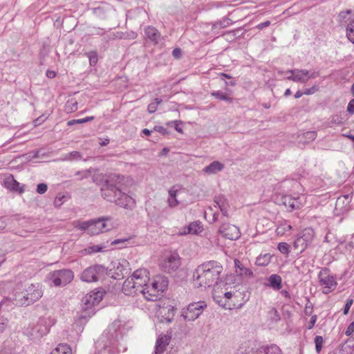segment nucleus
<instances>
[{
  "instance_id": "obj_61",
  "label": "nucleus",
  "mask_w": 354,
  "mask_h": 354,
  "mask_svg": "<svg viewBox=\"0 0 354 354\" xmlns=\"http://www.w3.org/2000/svg\"><path fill=\"white\" fill-rule=\"evenodd\" d=\"M7 225L6 219L5 217H0V230L4 229Z\"/></svg>"
},
{
  "instance_id": "obj_4",
  "label": "nucleus",
  "mask_w": 354,
  "mask_h": 354,
  "mask_svg": "<svg viewBox=\"0 0 354 354\" xmlns=\"http://www.w3.org/2000/svg\"><path fill=\"white\" fill-rule=\"evenodd\" d=\"M168 286V280L165 277H156L147 286L140 290V293L148 301H156L161 296Z\"/></svg>"
},
{
  "instance_id": "obj_47",
  "label": "nucleus",
  "mask_w": 354,
  "mask_h": 354,
  "mask_svg": "<svg viewBox=\"0 0 354 354\" xmlns=\"http://www.w3.org/2000/svg\"><path fill=\"white\" fill-rule=\"evenodd\" d=\"M109 6H99L94 9V12L99 17H104L105 11L108 9Z\"/></svg>"
},
{
  "instance_id": "obj_13",
  "label": "nucleus",
  "mask_w": 354,
  "mask_h": 354,
  "mask_svg": "<svg viewBox=\"0 0 354 354\" xmlns=\"http://www.w3.org/2000/svg\"><path fill=\"white\" fill-rule=\"evenodd\" d=\"M160 266L165 272H175L180 266V258L176 253L171 254L164 259Z\"/></svg>"
},
{
  "instance_id": "obj_62",
  "label": "nucleus",
  "mask_w": 354,
  "mask_h": 354,
  "mask_svg": "<svg viewBox=\"0 0 354 354\" xmlns=\"http://www.w3.org/2000/svg\"><path fill=\"white\" fill-rule=\"evenodd\" d=\"M129 240V238L118 239L114 240L112 242V245H117V244H119V243H124V242L128 241Z\"/></svg>"
},
{
  "instance_id": "obj_41",
  "label": "nucleus",
  "mask_w": 354,
  "mask_h": 354,
  "mask_svg": "<svg viewBox=\"0 0 354 354\" xmlns=\"http://www.w3.org/2000/svg\"><path fill=\"white\" fill-rule=\"evenodd\" d=\"M234 266L236 268V272H238L237 269L240 270V274H242L244 273L245 274H247L248 273L249 274H252L251 271L248 268H244L242 266V263L239 260L236 259L234 260Z\"/></svg>"
},
{
  "instance_id": "obj_63",
  "label": "nucleus",
  "mask_w": 354,
  "mask_h": 354,
  "mask_svg": "<svg viewBox=\"0 0 354 354\" xmlns=\"http://www.w3.org/2000/svg\"><path fill=\"white\" fill-rule=\"evenodd\" d=\"M187 230V226L184 227L178 232V234L180 236L188 234L189 232H188Z\"/></svg>"
},
{
  "instance_id": "obj_18",
  "label": "nucleus",
  "mask_w": 354,
  "mask_h": 354,
  "mask_svg": "<svg viewBox=\"0 0 354 354\" xmlns=\"http://www.w3.org/2000/svg\"><path fill=\"white\" fill-rule=\"evenodd\" d=\"M319 279L320 284L323 286V292L328 294L331 292L332 276L330 270L328 268L322 269L319 274Z\"/></svg>"
},
{
  "instance_id": "obj_44",
  "label": "nucleus",
  "mask_w": 354,
  "mask_h": 354,
  "mask_svg": "<svg viewBox=\"0 0 354 354\" xmlns=\"http://www.w3.org/2000/svg\"><path fill=\"white\" fill-rule=\"evenodd\" d=\"M93 119V117L91 116V117H86V118H84L83 119H78V120H70L68 122V126H72L75 124H82V123H84V122H88V121H91Z\"/></svg>"
},
{
  "instance_id": "obj_9",
  "label": "nucleus",
  "mask_w": 354,
  "mask_h": 354,
  "mask_svg": "<svg viewBox=\"0 0 354 354\" xmlns=\"http://www.w3.org/2000/svg\"><path fill=\"white\" fill-rule=\"evenodd\" d=\"M111 220L110 217H102L89 221V234L96 235L111 230L113 225L110 223Z\"/></svg>"
},
{
  "instance_id": "obj_16",
  "label": "nucleus",
  "mask_w": 354,
  "mask_h": 354,
  "mask_svg": "<svg viewBox=\"0 0 354 354\" xmlns=\"http://www.w3.org/2000/svg\"><path fill=\"white\" fill-rule=\"evenodd\" d=\"M26 295L28 297L29 305L39 300L43 295L41 286L39 283L30 284L26 289Z\"/></svg>"
},
{
  "instance_id": "obj_25",
  "label": "nucleus",
  "mask_w": 354,
  "mask_h": 354,
  "mask_svg": "<svg viewBox=\"0 0 354 354\" xmlns=\"http://www.w3.org/2000/svg\"><path fill=\"white\" fill-rule=\"evenodd\" d=\"M253 354H282L281 350L276 344L261 346L254 351Z\"/></svg>"
},
{
  "instance_id": "obj_28",
  "label": "nucleus",
  "mask_w": 354,
  "mask_h": 354,
  "mask_svg": "<svg viewBox=\"0 0 354 354\" xmlns=\"http://www.w3.org/2000/svg\"><path fill=\"white\" fill-rule=\"evenodd\" d=\"M4 186L12 191L18 190L19 183L13 178L12 176H10L4 180Z\"/></svg>"
},
{
  "instance_id": "obj_51",
  "label": "nucleus",
  "mask_w": 354,
  "mask_h": 354,
  "mask_svg": "<svg viewBox=\"0 0 354 354\" xmlns=\"http://www.w3.org/2000/svg\"><path fill=\"white\" fill-rule=\"evenodd\" d=\"M172 55L176 59H179L182 57V50L179 48H176L172 51Z\"/></svg>"
},
{
  "instance_id": "obj_24",
  "label": "nucleus",
  "mask_w": 354,
  "mask_h": 354,
  "mask_svg": "<svg viewBox=\"0 0 354 354\" xmlns=\"http://www.w3.org/2000/svg\"><path fill=\"white\" fill-rule=\"evenodd\" d=\"M267 286L272 288L274 290H279L282 288V279L277 274H272L268 278Z\"/></svg>"
},
{
  "instance_id": "obj_46",
  "label": "nucleus",
  "mask_w": 354,
  "mask_h": 354,
  "mask_svg": "<svg viewBox=\"0 0 354 354\" xmlns=\"http://www.w3.org/2000/svg\"><path fill=\"white\" fill-rule=\"evenodd\" d=\"M315 349L317 353H319L322 348L323 338L321 336H316L315 338Z\"/></svg>"
},
{
  "instance_id": "obj_3",
  "label": "nucleus",
  "mask_w": 354,
  "mask_h": 354,
  "mask_svg": "<svg viewBox=\"0 0 354 354\" xmlns=\"http://www.w3.org/2000/svg\"><path fill=\"white\" fill-rule=\"evenodd\" d=\"M55 322L50 316H43L30 323L24 328V333L31 339H39L49 332Z\"/></svg>"
},
{
  "instance_id": "obj_45",
  "label": "nucleus",
  "mask_w": 354,
  "mask_h": 354,
  "mask_svg": "<svg viewBox=\"0 0 354 354\" xmlns=\"http://www.w3.org/2000/svg\"><path fill=\"white\" fill-rule=\"evenodd\" d=\"M134 283L137 288H138L139 292H140V290L147 286L148 282L149 280H133Z\"/></svg>"
},
{
  "instance_id": "obj_40",
  "label": "nucleus",
  "mask_w": 354,
  "mask_h": 354,
  "mask_svg": "<svg viewBox=\"0 0 354 354\" xmlns=\"http://www.w3.org/2000/svg\"><path fill=\"white\" fill-rule=\"evenodd\" d=\"M86 55L89 59L90 65H95L98 60L97 53L95 51H91L87 53Z\"/></svg>"
},
{
  "instance_id": "obj_37",
  "label": "nucleus",
  "mask_w": 354,
  "mask_h": 354,
  "mask_svg": "<svg viewBox=\"0 0 354 354\" xmlns=\"http://www.w3.org/2000/svg\"><path fill=\"white\" fill-rule=\"evenodd\" d=\"M317 136V133L315 131H307L302 135V137L300 138V140L304 142H309L313 141Z\"/></svg>"
},
{
  "instance_id": "obj_52",
  "label": "nucleus",
  "mask_w": 354,
  "mask_h": 354,
  "mask_svg": "<svg viewBox=\"0 0 354 354\" xmlns=\"http://www.w3.org/2000/svg\"><path fill=\"white\" fill-rule=\"evenodd\" d=\"M350 12H351V10H348L346 12H340L338 15L337 20L339 21H342L343 20H345L347 18Z\"/></svg>"
},
{
  "instance_id": "obj_35",
  "label": "nucleus",
  "mask_w": 354,
  "mask_h": 354,
  "mask_svg": "<svg viewBox=\"0 0 354 354\" xmlns=\"http://www.w3.org/2000/svg\"><path fill=\"white\" fill-rule=\"evenodd\" d=\"M104 247L100 246L98 245H89L82 250V254H91L95 252H99L102 251Z\"/></svg>"
},
{
  "instance_id": "obj_48",
  "label": "nucleus",
  "mask_w": 354,
  "mask_h": 354,
  "mask_svg": "<svg viewBox=\"0 0 354 354\" xmlns=\"http://www.w3.org/2000/svg\"><path fill=\"white\" fill-rule=\"evenodd\" d=\"M257 261L258 265L266 266L269 262V257L268 254L265 255L263 257H259L257 258Z\"/></svg>"
},
{
  "instance_id": "obj_10",
  "label": "nucleus",
  "mask_w": 354,
  "mask_h": 354,
  "mask_svg": "<svg viewBox=\"0 0 354 354\" xmlns=\"http://www.w3.org/2000/svg\"><path fill=\"white\" fill-rule=\"evenodd\" d=\"M104 272V266L97 264L93 265L82 271L80 279L86 283L95 282L98 281L100 276Z\"/></svg>"
},
{
  "instance_id": "obj_36",
  "label": "nucleus",
  "mask_w": 354,
  "mask_h": 354,
  "mask_svg": "<svg viewBox=\"0 0 354 354\" xmlns=\"http://www.w3.org/2000/svg\"><path fill=\"white\" fill-rule=\"evenodd\" d=\"M211 95L216 99L225 101L230 103L232 102L233 100V99L231 97L228 96L227 94L221 91H214L211 93Z\"/></svg>"
},
{
  "instance_id": "obj_15",
  "label": "nucleus",
  "mask_w": 354,
  "mask_h": 354,
  "mask_svg": "<svg viewBox=\"0 0 354 354\" xmlns=\"http://www.w3.org/2000/svg\"><path fill=\"white\" fill-rule=\"evenodd\" d=\"M219 233L230 240H236L241 236L239 228L230 223H223L219 228Z\"/></svg>"
},
{
  "instance_id": "obj_60",
  "label": "nucleus",
  "mask_w": 354,
  "mask_h": 354,
  "mask_svg": "<svg viewBox=\"0 0 354 354\" xmlns=\"http://www.w3.org/2000/svg\"><path fill=\"white\" fill-rule=\"evenodd\" d=\"M169 123L174 124V128L178 132L183 133V129L179 127L178 121L174 120L170 122Z\"/></svg>"
},
{
  "instance_id": "obj_32",
  "label": "nucleus",
  "mask_w": 354,
  "mask_h": 354,
  "mask_svg": "<svg viewBox=\"0 0 354 354\" xmlns=\"http://www.w3.org/2000/svg\"><path fill=\"white\" fill-rule=\"evenodd\" d=\"M176 192L177 191L173 188L169 190V198L167 199V202L170 207H175L179 204L178 201L176 199Z\"/></svg>"
},
{
  "instance_id": "obj_21",
  "label": "nucleus",
  "mask_w": 354,
  "mask_h": 354,
  "mask_svg": "<svg viewBox=\"0 0 354 354\" xmlns=\"http://www.w3.org/2000/svg\"><path fill=\"white\" fill-rule=\"evenodd\" d=\"M145 35L147 39L154 44H157L161 40L160 32L153 26H149L145 28Z\"/></svg>"
},
{
  "instance_id": "obj_59",
  "label": "nucleus",
  "mask_w": 354,
  "mask_h": 354,
  "mask_svg": "<svg viewBox=\"0 0 354 354\" xmlns=\"http://www.w3.org/2000/svg\"><path fill=\"white\" fill-rule=\"evenodd\" d=\"M147 110L149 113H153L157 110V106H156L155 104L151 102L148 105Z\"/></svg>"
},
{
  "instance_id": "obj_2",
  "label": "nucleus",
  "mask_w": 354,
  "mask_h": 354,
  "mask_svg": "<svg viewBox=\"0 0 354 354\" xmlns=\"http://www.w3.org/2000/svg\"><path fill=\"white\" fill-rule=\"evenodd\" d=\"M223 270V266L218 261H209L203 263L193 273L194 285L198 288H206L217 284Z\"/></svg>"
},
{
  "instance_id": "obj_57",
  "label": "nucleus",
  "mask_w": 354,
  "mask_h": 354,
  "mask_svg": "<svg viewBox=\"0 0 354 354\" xmlns=\"http://www.w3.org/2000/svg\"><path fill=\"white\" fill-rule=\"evenodd\" d=\"M316 321H317V316L316 315L312 316L310 318V320L309 322L308 326V329L313 328Z\"/></svg>"
},
{
  "instance_id": "obj_53",
  "label": "nucleus",
  "mask_w": 354,
  "mask_h": 354,
  "mask_svg": "<svg viewBox=\"0 0 354 354\" xmlns=\"http://www.w3.org/2000/svg\"><path fill=\"white\" fill-rule=\"evenodd\" d=\"M347 111L353 114L354 113V99L351 100L347 106Z\"/></svg>"
},
{
  "instance_id": "obj_20",
  "label": "nucleus",
  "mask_w": 354,
  "mask_h": 354,
  "mask_svg": "<svg viewBox=\"0 0 354 354\" xmlns=\"http://www.w3.org/2000/svg\"><path fill=\"white\" fill-rule=\"evenodd\" d=\"M351 196L348 194L339 196L335 203V211L337 214H343L349 209Z\"/></svg>"
},
{
  "instance_id": "obj_49",
  "label": "nucleus",
  "mask_w": 354,
  "mask_h": 354,
  "mask_svg": "<svg viewBox=\"0 0 354 354\" xmlns=\"http://www.w3.org/2000/svg\"><path fill=\"white\" fill-rule=\"evenodd\" d=\"M48 189V186L45 183H39L37 187V192L40 194H44Z\"/></svg>"
},
{
  "instance_id": "obj_11",
  "label": "nucleus",
  "mask_w": 354,
  "mask_h": 354,
  "mask_svg": "<svg viewBox=\"0 0 354 354\" xmlns=\"http://www.w3.org/2000/svg\"><path fill=\"white\" fill-rule=\"evenodd\" d=\"M223 296L225 298V301H223V300L220 298V296L216 295V293H214V300L222 307L224 308H232V306L233 307L236 306V301L238 300V298H239L241 296V293L239 292H225L223 293Z\"/></svg>"
},
{
  "instance_id": "obj_8",
  "label": "nucleus",
  "mask_w": 354,
  "mask_h": 354,
  "mask_svg": "<svg viewBox=\"0 0 354 354\" xmlns=\"http://www.w3.org/2000/svg\"><path fill=\"white\" fill-rule=\"evenodd\" d=\"M207 308L204 301L192 302L182 309L181 315L185 321L191 322L196 319Z\"/></svg>"
},
{
  "instance_id": "obj_50",
  "label": "nucleus",
  "mask_w": 354,
  "mask_h": 354,
  "mask_svg": "<svg viewBox=\"0 0 354 354\" xmlns=\"http://www.w3.org/2000/svg\"><path fill=\"white\" fill-rule=\"evenodd\" d=\"M8 324V319L0 317V333H2Z\"/></svg>"
},
{
  "instance_id": "obj_29",
  "label": "nucleus",
  "mask_w": 354,
  "mask_h": 354,
  "mask_svg": "<svg viewBox=\"0 0 354 354\" xmlns=\"http://www.w3.org/2000/svg\"><path fill=\"white\" fill-rule=\"evenodd\" d=\"M187 232L192 234H198L203 231V225L200 221H195L187 225Z\"/></svg>"
},
{
  "instance_id": "obj_22",
  "label": "nucleus",
  "mask_w": 354,
  "mask_h": 354,
  "mask_svg": "<svg viewBox=\"0 0 354 354\" xmlns=\"http://www.w3.org/2000/svg\"><path fill=\"white\" fill-rule=\"evenodd\" d=\"M171 340V335H160L158 336L156 343V353L159 354L165 351Z\"/></svg>"
},
{
  "instance_id": "obj_43",
  "label": "nucleus",
  "mask_w": 354,
  "mask_h": 354,
  "mask_svg": "<svg viewBox=\"0 0 354 354\" xmlns=\"http://www.w3.org/2000/svg\"><path fill=\"white\" fill-rule=\"evenodd\" d=\"M232 24L231 20L228 18H225L222 21L215 23L213 25V28L218 26L219 28H225Z\"/></svg>"
},
{
  "instance_id": "obj_14",
  "label": "nucleus",
  "mask_w": 354,
  "mask_h": 354,
  "mask_svg": "<svg viewBox=\"0 0 354 354\" xmlns=\"http://www.w3.org/2000/svg\"><path fill=\"white\" fill-rule=\"evenodd\" d=\"M280 202L290 212L301 208L303 205L301 197L297 195H283L280 198Z\"/></svg>"
},
{
  "instance_id": "obj_12",
  "label": "nucleus",
  "mask_w": 354,
  "mask_h": 354,
  "mask_svg": "<svg viewBox=\"0 0 354 354\" xmlns=\"http://www.w3.org/2000/svg\"><path fill=\"white\" fill-rule=\"evenodd\" d=\"M286 73L293 75V77L291 78L292 81L301 83L306 82L309 79L315 78L318 76V73L304 69L288 70L286 71Z\"/></svg>"
},
{
  "instance_id": "obj_7",
  "label": "nucleus",
  "mask_w": 354,
  "mask_h": 354,
  "mask_svg": "<svg viewBox=\"0 0 354 354\" xmlns=\"http://www.w3.org/2000/svg\"><path fill=\"white\" fill-rule=\"evenodd\" d=\"M104 292L101 290H93L86 294L82 299V307L84 311H88V315L91 316L95 313L94 307L102 299Z\"/></svg>"
},
{
  "instance_id": "obj_33",
  "label": "nucleus",
  "mask_w": 354,
  "mask_h": 354,
  "mask_svg": "<svg viewBox=\"0 0 354 354\" xmlns=\"http://www.w3.org/2000/svg\"><path fill=\"white\" fill-rule=\"evenodd\" d=\"M82 158V155L80 152L77 151H71L66 155L63 158L64 160L68 161H78Z\"/></svg>"
},
{
  "instance_id": "obj_1",
  "label": "nucleus",
  "mask_w": 354,
  "mask_h": 354,
  "mask_svg": "<svg viewBox=\"0 0 354 354\" xmlns=\"http://www.w3.org/2000/svg\"><path fill=\"white\" fill-rule=\"evenodd\" d=\"M124 176L112 174L107 176L101 188V195L109 202L124 207H131L135 205L132 197L122 192V181Z\"/></svg>"
},
{
  "instance_id": "obj_56",
  "label": "nucleus",
  "mask_w": 354,
  "mask_h": 354,
  "mask_svg": "<svg viewBox=\"0 0 354 354\" xmlns=\"http://www.w3.org/2000/svg\"><path fill=\"white\" fill-rule=\"evenodd\" d=\"M270 25V21H266L263 23H261V24H259L256 28L259 30H261L266 27H268Z\"/></svg>"
},
{
  "instance_id": "obj_39",
  "label": "nucleus",
  "mask_w": 354,
  "mask_h": 354,
  "mask_svg": "<svg viewBox=\"0 0 354 354\" xmlns=\"http://www.w3.org/2000/svg\"><path fill=\"white\" fill-rule=\"evenodd\" d=\"M74 227L82 230H87L89 234V221L81 222L76 221L74 222Z\"/></svg>"
},
{
  "instance_id": "obj_19",
  "label": "nucleus",
  "mask_w": 354,
  "mask_h": 354,
  "mask_svg": "<svg viewBox=\"0 0 354 354\" xmlns=\"http://www.w3.org/2000/svg\"><path fill=\"white\" fill-rule=\"evenodd\" d=\"M174 308L171 306H166L160 308L157 315L160 322L170 323L174 317Z\"/></svg>"
},
{
  "instance_id": "obj_26",
  "label": "nucleus",
  "mask_w": 354,
  "mask_h": 354,
  "mask_svg": "<svg viewBox=\"0 0 354 354\" xmlns=\"http://www.w3.org/2000/svg\"><path fill=\"white\" fill-rule=\"evenodd\" d=\"M224 168V165L219 161H213L203 169V171L209 174H214L221 171Z\"/></svg>"
},
{
  "instance_id": "obj_38",
  "label": "nucleus",
  "mask_w": 354,
  "mask_h": 354,
  "mask_svg": "<svg viewBox=\"0 0 354 354\" xmlns=\"http://www.w3.org/2000/svg\"><path fill=\"white\" fill-rule=\"evenodd\" d=\"M291 229H292V227L290 225H289L286 223H283L277 226V227L276 229V232H277V234L283 235L286 232L291 230Z\"/></svg>"
},
{
  "instance_id": "obj_27",
  "label": "nucleus",
  "mask_w": 354,
  "mask_h": 354,
  "mask_svg": "<svg viewBox=\"0 0 354 354\" xmlns=\"http://www.w3.org/2000/svg\"><path fill=\"white\" fill-rule=\"evenodd\" d=\"M214 203L218 207L223 214L227 216L229 205L227 200L223 196H217L214 199Z\"/></svg>"
},
{
  "instance_id": "obj_23",
  "label": "nucleus",
  "mask_w": 354,
  "mask_h": 354,
  "mask_svg": "<svg viewBox=\"0 0 354 354\" xmlns=\"http://www.w3.org/2000/svg\"><path fill=\"white\" fill-rule=\"evenodd\" d=\"M122 290L126 295H133L139 292L131 278H128L124 281Z\"/></svg>"
},
{
  "instance_id": "obj_42",
  "label": "nucleus",
  "mask_w": 354,
  "mask_h": 354,
  "mask_svg": "<svg viewBox=\"0 0 354 354\" xmlns=\"http://www.w3.org/2000/svg\"><path fill=\"white\" fill-rule=\"evenodd\" d=\"M279 252L284 254H288L290 252V246L288 243L281 242L278 244L277 247Z\"/></svg>"
},
{
  "instance_id": "obj_31",
  "label": "nucleus",
  "mask_w": 354,
  "mask_h": 354,
  "mask_svg": "<svg viewBox=\"0 0 354 354\" xmlns=\"http://www.w3.org/2000/svg\"><path fill=\"white\" fill-rule=\"evenodd\" d=\"M50 354H72V351L68 345L59 344Z\"/></svg>"
},
{
  "instance_id": "obj_34",
  "label": "nucleus",
  "mask_w": 354,
  "mask_h": 354,
  "mask_svg": "<svg viewBox=\"0 0 354 354\" xmlns=\"http://www.w3.org/2000/svg\"><path fill=\"white\" fill-rule=\"evenodd\" d=\"M346 37L351 42L354 44V19H351L347 25Z\"/></svg>"
},
{
  "instance_id": "obj_17",
  "label": "nucleus",
  "mask_w": 354,
  "mask_h": 354,
  "mask_svg": "<svg viewBox=\"0 0 354 354\" xmlns=\"http://www.w3.org/2000/svg\"><path fill=\"white\" fill-rule=\"evenodd\" d=\"M313 237L314 231L311 228L305 229L302 232L301 236L295 240L294 243L295 248H297L301 246L304 250L313 241Z\"/></svg>"
},
{
  "instance_id": "obj_58",
  "label": "nucleus",
  "mask_w": 354,
  "mask_h": 354,
  "mask_svg": "<svg viewBox=\"0 0 354 354\" xmlns=\"http://www.w3.org/2000/svg\"><path fill=\"white\" fill-rule=\"evenodd\" d=\"M353 304V300H348L347 301L346 304H345L344 309V314L346 315Z\"/></svg>"
},
{
  "instance_id": "obj_30",
  "label": "nucleus",
  "mask_w": 354,
  "mask_h": 354,
  "mask_svg": "<svg viewBox=\"0 0 354 354\" xmlns=\"http://www.w3.org/2000/svg\"><path fill=\"white\" fill-rule=\"evenodd\" d=\"M131 279L133 280H139V279L149 280V277L148 276V272L145 269H138V270H136L133 272Z\"/></svg>"
},
{
  "instance_id": "obj_55",
  "label": "nucleus",
  "mask_w": 354,
  "mask_h": 354,
  "mask_svg": "<svg viewBox=\"0 0 354 354\" xmlns=\"http://www.w3.org/2000/svg\"><path fill=\"white\" fill-rule=\"evenodd\" d=\"M354 332V321L350 324L346 330V335H350Z\"/></svg>"
},
{
  "instance_id": "obj_54",
  "label": "nucleus",
  "mask_w": 354,
  "mask_h": 354,
  "mask_svg": "<svg viewBox=\"0 0 354 354\" xmlns=\"http://www.w3.org/2000/svg\"><path fill=\"white\" fill-rule=\"evenodd\" d=\"M317 88L316 86H313L311 88H305L304 91V95H311L316 92Z\"/></svg>"
},
{
  "instance_id": "obj_64",
  "label": "nucleus",
  "mask_w": 354,
  "mask_h": 354,
  "mask_svg": "<svg viewBox=\"0 0 354 354\" xmlns=\"http://www.w3.org/2000/svg\"><path fill=\"white\" fill-rule=\"evenodd\" d=\"M46 76L48 78L53 79V78H54L56 76V73L55 71H53L48 70L46 71Z\"/></svg>"
},
{
  "instance_id": "obj_5",
  "label": "nucleus",
  "mask_w": 354,
  "mask_h": 354,
  "mask_svg": "<svg viewBox=\"0 0 354 354\" xmlns=\"http://www.w3.org/2000/svg\"><path fill=\"white\" fill-rule=\"evenodd\" d=\"M74 278L73 272L68 269L55 270L47 275V280L50 286H65Z\"/></svg>"
},
{
  "instance_id": "obj_6",
  "label": "nucleus",
  "mask_w": 354,
  "mask_h": 354,
  "mask_svg": "<svg viewBox=\"0 0 354 354\" xmlns=\"http://www.w3.org/2000/svg\"><path fill=\"white\" fill-rule=\"evenodd\" d=\"M26 290H24L23 285L21 283L17 284L16 288L14 289L12 297L4 299L0 303V308L4 306H9L10 304L12 301L17 306H29L28 301V297L26 295Z\"/></svg>"
}]
</instances>
